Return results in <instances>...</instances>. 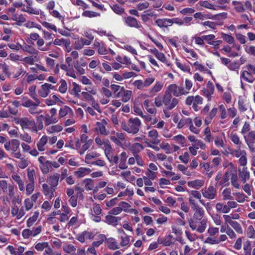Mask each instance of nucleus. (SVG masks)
<instances>
[{"instance_id":"obj_42","label":"nucleus","mask_w":255,"mask_h":255,"mask_svg":"<svg viewBox=\"0 0 255 255\" xmlns=\"http://www.w3.org/2000/svg\"><path fill=\"white\" fill-rule=\"evenodd\" d=\"M173 139L178 141L182 145V146H184L185 145V138L182 135L179 134L173 137Z\"/></svg>"},{"instance_id":"obj_20","label":"nucleus","mask_w":255,"mask_h":255,"mask_svg":"<svg viewBox=\"0 0 255 255\" xmlns=\"http://www.w3.org/2000/svg\"><path fill=\"white\" fill-rule=\"evenodd\" d=\"M47 142V137L46 136H43L39 141L37 143V146L39 151H42L44 150V146Z\"/></svg>"},{"instance_id":"obj_16","label":"nucleus","mask_w":255,"mask_h":255,"mask_svg":"<svg viewBox=\"0 0 255 255\" xmlns=\"http://www.w3.org/2000/svg\"><path fill=\"white\" fill-rule=\"evenodd\" d=\"M205 212L203 209H201L195 211L194 214L193 215V218L192 219L194 221L196 220L201 221L202 219L204 217Z\"/></svg>"},{"instance_id":"obj_6","label":"nucleus","mask_w":255,"mask_h":255,"mask_svg":"<svg viewBox=\"0 0 255 255\" xmlns=\"http://www.w3.org/2000/svg\"><path fill=\"white\" fill-rule=\"evenodd\" d=\"M132 148H133V150L134 152V155L137 164L140 166H142L143 161L137 153L143 149V146L139 143H135L133 144Z\"/></svg>"},{"instance_id":"obj_50","label":"nucleus","mask_w":255,"mask_h":255,"mask_svg":"<svg viewBox=\"0 0 255 255\" xmlns=\"http://www.w3.org/2000/svg\"><path fill=\"white\" fill-rule=\"evenodd\" d=\"M231 140L236 144H241V142L240 141L239 137L236 134H231Z\"/></svg>"},{"instance_id":"obj_49","label":"nucleus","mask_w":255,"mask_h":255,"mask_svg":"<svg viewBox=\"0 0 255 255\" xmlns=\"http://www.w3.org/2000/svg\"><path fill=\"white\" fill-rule=\"evenodd\" d=\"M220 240L212 237H208L205 241V243H208L210 244H218L220 243Z\"/></svg>"},{"instance_id":"obj_28","label":"nucleus","mask_w":255,"mask_h":255,"mask_svg":"<svg viewBox=\"0 0 255 255\" xmlns=\"http://www.w3.org/2000/svg\"><path fill=\"white\" fill-rule=\"evenodd\" d=\"M224 200H232L233 197L231 195V190L230 188H226L222 193Z\"/></svg>"},{"instance_id":"obj_26","label":"nucleus","mask_w":255,"mask_h":255,"mask_svg":"<svg viewBox=\"0 0 255 255\" xmlns=\"http://www.w3.org/2000/svg\"><path fill=\"white\" fill-rule=\"evenodd\" d=\"M214 85L212 82L209 81L207 84L206 92L205 93L208 98H209L211 95L214 93Z\"/></svg>"},{"instance_id":"obj_43","label":"nucleus","mask_w":255,"mask_h":255,"mask_svg":"<svg viewBox=\"0 0 255 255\" xmlns=\"http://www.w3.org/2000/svg\"><path fill=\"white\" fill-rule=\"evenodd\" d=\"M83 182L86 183V188L87 190H91L93 188V181L91 179H86Z\"/></svg>"},{"instance_id":"obj_57","label":"nucleus","mask_w":255,"mask_h":255,"mask_svg":"<svg viewBox=\"0 0 255 255\" xmlns=\"http://www.w3.org/2000/svg\"><path fill=\"white\" fill-rule=\"evenodd\" d=\"M44 119V117L43 115H40L37 118V123L38 124L37 128L38 129L40 130L43 128V120Z\"/></svg>"},{"instance_id":"obj_5","label":"nucleus","mask_w":255,"mask_h":255,"mask_svg":"<svg viewBox=\"0 0 255 255\" xmlns=\"http://www.w3.org/2000/svg\"><path fill=\"white\" fill-rule=\"evenodd\" d=\"M203 196L209 199H213L216 198L217 190L213 186H209L208 188L202 189Z\"/></svg>"},{"instance_id":"obj_36","label":"nucleus","mask_w":255,"mask_h":255,"mask_svg":"<svg viewBox=\"0 0 255 255\" xmlns=\"http://www.w3.org/2000/svg\"><path fill=\"white\" fill-rule=\"evenodd\" d=\"M231 183L232 185L236 188L239 189L240 188V185L238 182V178L236 174L233 173L231 176Z\"/></svg>"},{"instance_id":"obj_11","label":"nucleus","mask_w":255,"mask_h":255,"mask_svg":"<svg viewBox=\"0 0 255 255\" xmlns=\"http://www.w3.org/2000/svg\"><path fill=\"white\" fill-rule=\"evenodd\" d=\"M91 171V170L90 168L80 167L77 171H75L74 174L75 176H77L78 178H81L85 175L89 174Z\"/></svg>"},{"instance_id":"obj_56","label":"nucleus","mask_w":255,"mask_h":255,"mask_svg":"<svg viewBox=\"0 0 255 255\" xmlns=\"http://www.w3.org/2000/svg\"><path fill=\"white\" fill-rule=\"evenodd\" d=\"M255 234V231L253 227V226H250L247 230V235L248 237L250 238H254V236Z\"/></svg>"},{"instance_id":"obj_51","label":"nucleus","mask_w":255,"mask_h":255,"mask_svg":"<svg viewBox=\"0 0 255 255\" xmlns=\"http://www.w3.org/2000/svg\"><path fill=\"white\" fill-rule=\"evenodd\" d=\"M163 97L159 96L155 98L154 104L157 107H160L163 105Z\"/></svg>"},{"instance_id":"obj_24","label":"nucleus","mask_w":255,"mask_h":255,"mask_svg":"<svg viewBox=\"0 0 255 255\" xmlns=\"http://www.w3.org/2000/svg\"><path fill=\"white\" fill-rule=\"evenodd\" d=\"M245 139L246 143H254L255 142V131L253 130L250 131L248 133L247 138H246V137L245 136Z\"/></svg>"},{"instance_id":"obj_8","label":"nucleus","mask_w":255,"mask_h":255,"mask_svg":"<svg viewBox=\"0 0 255 255\" xmlns=\"http://www.w3.org/2000/svg\"><path fill=\"white\" fill-rule=\"evenodd\" d=\"M107 125V123L105 120L103 119L102 122H98L96 123V128H95L97 131H100L101 134L107 135L109 134V132L106 129V125Z\"/></svg>"},{"instance_id":"obj_46","label":"nucleus","mask_w":255,"mask_h":255,"mask_svg":"<svg viewBox=\"0 0 255 255\" xmlns=\"http://www.w3.org/2000/svg\"><path fill=\"white\" fill-rule=\"evenodd\" d=\"M63 128L60 125H55L49 128L48 131L50 132H59L62 130Z\"/></svg>"},{"instance_id":"obj_29","label":"nucleus","mask_w":255,"mask_h":255,"mask_svg":"<svg viewBox=\"0 0 255 255\" xmlns=\"http://www.w3.org/2000/svg\"><path fill=\"white\" fill-rule=\"evenodd\" d=\"M60 83L61 84V85L59 87L58 91L60 93L64 94L66 93L67 90V83L65 80L61 79L60 81Z\"/></svg>"},{"instance_id":"obj_64","label":"nucleus","mask_w":255,"mask_h":255,"mask_svg":"<svg viewBox=\"0 0 255 255\" xmlns=\"http://www.w3.org/2000/svg\"><path fill=\"white\" fill-rule=\"evenodd\" d=\"M20 138L21 140L27 142H31V137L27 133H24L20 135Z\"/></svg>"},{"instance_id":"obj_60","label":"nucleus","mask_w":255,"mask_h":255,"mask_svg":"<svg viewBox=\"0 0 255 255\" xmlns=\"http://www.w3.org/2000/svg\"><path fill=\"white\" fill-rule=\"evenodd\" d=\"M195 12V10L192 8H185L180 11L182 14L186 15L192 14Z\"/></svg>"},{"instance_id":"obj_17","label":"nucleus","mask_w":255,"mask_h":255,"mask_svg":"<svg viewBox=\"0 0 255 255\" xmlns=\"http://www.w3.org/2000/svg\"><path fill=\"white\" fill-rule=\"evenodd\" d=\"M148 135L152 138L151 141L153 144H157L159 142V140L157 138L158 132L156 129L150 130L148 133Z\"/></svg>"},{"instance_id":"obj_35","label":"nucleus","mask_w":255,"mask_h":255,"mask_svg":"<svg viewBox=\"0 0 255 255\" xmlns=\"http://www.w3.org/2000/svg\"><path fill=\"white\" fill-rule=\"evenodd\" d=\"M231 223H232V224L231 225V226L235 230V231L237 233H238L239 234L243 233L242 227L239 223H238L236 221H234L233 222H232Z\"/></svg>"},{"instance_id":"obj_1","label":"nucleus","mask_w":255,"mask_h":255,"mask_svg":"<svg viewBox=\"0 0 255 255\" xmlns=\"http://www.w3.org/2000/svg\"><path fill=\"white\" fill-rule=\"evenodd\" d=\"M141 125V122L139 119L130 118L127 124L125 122H122L121 127L125 131L128 133L135 134L139 131V127Z\"/></svg>"},{"instance_id":"obj_13","label":"nucleus","mask_w":255,"mask_h":255,"mask_svg":"<svg viewBox=\"0 0 255 255\" xmlns=\"http://www.w3.org/2000/svg\"><path fill=\"white\" fill-rule=\"evenodd\" d=\"M23 128H27L28 127L34 125V122L29 121L26 118L20 119L18 122Z\"/></svg>"},{"instance_id":"obj_58","label":"nucleus","mask_w":255,"mask_h":255,"mask_svg":"<svg viewBox=\"0 0 255 255\" xmlns=\"http://www.w3.org/2000/svg\"><path fill=\"white\" fill-rule=\"evenodd\" d=\"M113 9L118 14H122L124 11V9L123 8L117 4L114 5Z\"/></svg>"},{"instance_id":"obj_62","label":"nucleus","mask_w":255,"mask_h":255,"mask_svg":"<svg viewBox=\"0 0 255 255\" xmlns=\"http://www.w3.org/2000/svg\"><path fill=\"white\" fill-rule=\"evenodd\" d=\"M146 175L147 178L151 180H154L156 177V173L151 170L150 169H147Z\"/></svg>"},{"instance_id":"obj_4","label":"nucleus","mask_w":255,"mask_h":255,"mask_svg":"<svg viewBox=\"0 0 255 255\" xmlns=\"http://www.w3.org/2000/svg\"><path fill=\"white\" fill-rule=\"evenodd\" d=\"M190 227L192 230H195L200 233H203L207 227V220L203 219L200 222V225L197 227L196 222L192 219H190L188 221Z\"/></svg>"},{"instance_id":"obj_22","label":"nucleus","mask_w":255,"mask_h":255,"mask_svg":"<svg viewBox=\"0 0 255 255\" xmlns=\"http://www.w3.org/2000/svg\"><path fill=\"white\" fill-rule=\"evenodd\" d=\"M121 89L123 91L122 101L124 102H127L130 99L131 91L126 90L124 87L121 88Z\"/></svg>"},{"instance_id":"obj_48","label":"nucleus","mask_w":255,"mask_h":255,"mask_svg":"<svg viewBox=\"0 0 255 255\" xmlns=\"http://www.w3.org/2000/svg\"><path fill=\"white\" fill-rule=\"evenodd\" d=\"M93 212L96 215H99L102 213V209L99 204L95 203L93 204Z\"/></svg>"},{"instance_id":"obj_9","label":"nucleus","mask_w":255,"mask_h":255,"mask_svg":"<svg viewBox=\"0 0 255 255\" xmlns=\"http://www.w3.org/2000/svg\"><path fill=\"white\" fill-rule=\"evenodd\" d=\"M125 21L126 24L130 27H134L136 28L140 27V25L134 17H125Z\"/></svg>"},{"instance_id":"obj_52","label":"nucleus","mask_w":255,"mask_h":255,"mask_svg":"<svg viewBox=\"0 0 255 255\" xmlns=\"http://www.w3.org/2000/svg\"><path fill=\"white\" fill-rule=\"evenodd\" d=\"M189 157V153L185 152L183 155L179 156V158L182 161V162L186 164L188 162Z\"/></svg>"},{"instance_id":"obj_23","label":"nucleus","mask_w":255,"mask_h":255,"mask_svg":"<svg viewBox=\"0 0 255 255\" xmlns=\"http://www.w3.org/2000/svg\"><path fill=\"white\" fill-rule=\"evenodd\" d=\"M51 161L47 160L42 165H40V169L43 174H47L49 171V169L51 168Z\"/></svg>"},{"instance_id":"obj_34","label":"nucleus","mask_w":255,"mask_h":255,"mask_svg":"<svg viewBox=\"0 0 255 255\" xmlns=\"http://www.w3.org/2000/svg\"><path fill=\"white\" fill-rule=\"evenodd\" d=\"M241 77L243 78L245 80L249 82H253L252 76L251 74L247 71H243L241 75Z\"/></svg>"},{"instance_id":"obj_25","label":"nucleus","mask_w":255,"mask_h":255,"mask_svg":"<svg viewBox=\"0 0 255 255\" xmlns=\"http://www.w3.org/2000/svg\"><path fill=\"white\" fill-rule=\"evenodd\" d=\"M150 101L148 100H145L143 102V105L146 111L151 114H156V109L155 108L149 107Z\"/></svg>"},{"instance_id":"obj_38","label":"nucleus","mask_w":255,"mask_h":255,"mask_svg":"<svg viewBox=\"0 0 255 255\" xmlns=\"http://www.w3.org/2000/svg\"><path fill=\"white\" fill-rule=\"evenodd\" d=\"M42 189H43V192L45 195H48L50 194V193L51 192V190L54 189L53 187L51 186L50 188L48 185L44 183L42 184Z\"/></svg>"},{"instance_id":"obj_30","label":"nucleus","mask_w":255,"mask_h":255,"mask_svg":"<svg viewBox=\"0 0 255 255\" xmlns=\"http://www.w3.org/2000/svg\"><path fill=\"white\" fill-rule=\"evenodd\" d=\"M203 183L204 182L203 181L196 180L191 182H188V185L192 187H197V188H199V187L203 186Z\"/></svg>"},{"instance_id":"obj_2","label":"nucleus","mask_w":255,"mask_h":255,"mask_svg":"<svg viewBox=\"0 0 255 255\" xmlns=\"http://www.w3.org/2000/svg\"><path fill=\"white\" fill-rule=\"evenodd\" d=\"M162 99L163 103L167 110L173 109L179 102L178 100L175 98L172 99V95L168 91H165Z\"/></svg>"},{"instance_id":"obj_21","label":"nucleus","mask_w":255,"mask_h":255,"mask_svg":"<svg viewBox=\"0 0 255 255\" xmlns=\"http://www.w3.org/2000/svg\"><path fill=\"white\" fill-rule=\"evenodd\" d=\"M166 91H168L170 94L172 93L174 96L176 97L180 96L176 84H171L169 85L168 87V89Z\"/></svg>"},{"instance_id":"obj_47","label":"nucleus","mask_w":255,"mask_h":255,"mask_svg":"<svg viewBox=\"0 0 255 255\" xmlns=\"http://www.w3.org/2000/svg\"><path fill=\"white\" fill-rule=\"evenodd\" d=\"M63 249L65 252L69 254L74 253L76 250V249L72 245H69L66 246H64L63 247Z\"/></svg>"},{"instance_id":"obj_27","label":"nucleus","mask_w":255,"mask_h":255,"mask_svg":"<svg viewBox=\"0 0 255 255\" xmlns=\"http://www.w3.org/2000/svg\"><path fill=\"white\" fill-rule=\"evenodd\" d=\"M10 150H11L13 152H16L19 148L20 144L19 141L16 139H13L10 140Z\"/></svg>"},{"instance_id":"obj_63","label":"nucleus","mask_w":255,"mask_h":255,"mask_svg":"<svg viewBox=\"0 0 255 255\" xmlns=\"http://www.w3.org/2000/svg\"><path fill=\"white\" fill-rule=\"evenodd\" d=\"M125 236V237H121L122 242L120 244L122 246H127L129 242V237L126 234Z\"/></svg>"},{"instance_id":"obj_53","label":"nucleus","mask_w":255,"mask_h":255,"mask_svg":"<svg viewBox=\"0 0 255 255\" xmlns=\"http://www.w3.org/2000/svg\"><path fill=\"white\" fill-rule=\"evenodd\" d=\"M226 233L232 239L235 238L236 237V235L234 231L229 227L228 224H227Z\"/></svg>"},{"instance_id":"obj_54","label":"nucleus","mask_w":255,"mask_h":255,"mask_svg":"<svg viewBox=\"0 0 255 255\" xmlns=\"http://www.w3.org/2000/svg\"><path fill=\"white\" fill-rule=\"evenodd\" d=\"M34 182H30L26 185V192L28 195H30L34 190Z\"/></svg>"},{"instance_id":"obj_7","label":"nucleus","mask_w":255,"mask_h":255,"mask_svg":"<svg viewBox=\"0 0 255 255\" xmlns=\"http://www.w3.org/2000/svg\"><path fill=\"white\" fill-rule=\"evenodd\" d=\"M41 232V226H39L36 228H33L32 230L29 229H25L22 231V235L25 239H28L30 236H35Z\"/></svg>"},{"instance_id":"obj_19","label":"nucleus","mask_w":255,"mask_h":255,"mask_svg":"<svg viewBox=\"0 0 255 255\" xmlns=\"http://www.w3.org/2000/svg\"><path fill=\"white\" fill-rule=\"evenodd\" d=\"M53 43L56 45H61L63 44L65 47L67 48L69 46L70 42L69 40L61 38L60 39H55Z\"/></svg>"},{"instance_id":"obj_33","label":"nucleus","mask_w":255,"mask_h":255,"mask_svg":"<svg viewBox=\"0 0 255 255\" xmlns=\"http://www.w3.org/2000/svg\"><path fill=\"white\" fill-rule=\"evenodd\" d=\"M44 119L46 126H48L51 124L56 123L58 121L56 118H53V117H50L48 115L45 117Z\"/></svg>"},{"instance_id":"obj_3","label":"nucleus","mask_w":255,"mask_h":255,"mask_svg":"<svg viewBox=\"0 0 255 255\" xmlns=\"http://www.w3.org/2000/svg\"><path fill=\"white\" fill-rule=\"evenodd\" d=\"M173 22L179 25L183 24V21L179 18H175L173 19H169L166 18L159 19L156 20V23L160 27H167L172 24Z\"/></svg>"},{"instance_id":"obj_32","label":"nucleus","mask_w":255,"mask_h":255,"mask_svg":"<svg viewBox=\"0 0 255 255\" xmlns=\"http://www.w3.org/2000/svg\"><path fill=\"white\" fill-rule=\"evenodd\" d=\"M38 213L35 212L33 216L29 218L27 221V225L28 227H31L33 224L36 221L38 218Z\"/></svg>"},{"instance_id":"obj_40","label":"nucleus","mask_w":255,"mask_h":255,"mask_svg":"<svg viewBox=\"0 0 255 255\" xmlns=\"http://www.w3.org/2000/svg\"><path fill=\"white\" fill-rule=\"evenodd\" d=\"M231 153L236 157H241L243 154L247 155L246 151L241 150L240 148L237 150H233Z\"/></svg>"},{"instance_id":"obj_45","label":"nucleus","mask_w":255,"mask_h":255,"mask_svg":"<svg viewBox=\"0 0 255 255\" xmlns=\"http://www.w3.org/2000/svg\"><path fill=\"white\" fill-rule=\"evenodd\" d=\"M99 156V154L96 152H92L91 153L87 154L85 157V162L87 163H89L90 162L88 161L89 160H91L92 158H94Z\"/></svg>"},{"instance_id":"obj_41","label":"nucleus","mask_w":255,"mask_h":255,"mask_svg":"<svg viewBox=\"0 0 255 255\" xmlns=\"http://www.w3.org/2000/svg\"><path fill=\"white\" fill-rule=\"evenodd\" d=\"M48 247V244L47 242H43L42 243H38L35 246V248L38 251H42L45 248Z\"/></svg>"},{"instance_id":"obj_12","label":"nucleus","mask_w":255,"mask_h":255,"mask_svg":"<svg viewBox=\"0 0 255 255\" xmlns=\"http://www.w3.org/2000/svg\"><path fill=\"white\" fill-rule=\"evenodd\" d=\"M60 175L58 173H55L53 175L48 177L49 184L52 187H56L58 184Z\"/></svg>"},{"instance_id":"obj_31","label":"nucleus","mask_w":255,"mask_h":255,"mask_svg":"<svg viewBox=\"0 0 255 255\" xmlns=\"http://www.w3.org/2000/svg\"><path fill=\"white\" fill-rule=\"evenodd\" d=\"M107 242L108 244V247L110 249L115 250L116 249H119V246L117 245V242L115 241L114 239H109L108 241H107Z\"/></svg>"},{"instance_id":"obj_10","label":"nucleus","mask_w":255,"mask_h":255,"mask_svg":"<svg viewBox=\"0 0 255 255\" xmlns=\"http://www.w3.org/2000/svg\"><path fill=\"white\" fill-rule=\"evenodd\" d=\"M239 176L241 181L245 183L250 178V173L248 171L247 168H243V170L239 172Z\"/></svg>"},{"instance_id":"obj_39","label":"nucleus","mask_w":255,"mask_h":255,"mask_svg":"<svg viewBox=\"0 0 255 255\" xmlns=\"http://www.w3.org/2000/svg\"><path fill=\"white\" fill-rule=\"evenodd\" d=\"M188 123L192 124V120L190 118L184 120L181 119L178 124L177 128H181L184 125Z\"/></svg>"},{"instance_id":"obj_61","label":"nucleus","mask_w":255,"mask_h":255,"mask_svg":"<svg viewBox=\"0 0 255 255\" xmlns=\"http://www.w3.org/2000/svg\"><path fill=\"white\" fill-rule=\"evenodd\" d=\"M245 50L248 54L255 56V46H247Z\"/></svg>"},{"instance_id":"obj_55","label":"nucleus","mask_w":255,"mask_h":255,"mask_svg":"<svg viewBox=\"0 0 255 255\" xmlns=\"http://www.w3.org/2000/svg\"><path fill=\"white\" fill-rule=\"evenodd\" d=\"M122 212V209L121 207H117L114 208L109 212V214L110 215H118Z\"/></svg>"},{"instance_id":"obj_59","label":"nucleus","mask_w":255,"mask_h":255,"mask_svg":"<svg viewBox=\"0 0 255 255\" xmlns=\"http://www.w3.org/2000/svg\"><path fill=\"white\" fill-rule=\"evenodd\" d=\"M247 155H242L239 160V163L240 164L241 166H245L247 165V156H246Z\"/></svg>"},{"instance_id":"obj_44","label":"nucleus","mask_w":255,"mask_h":255,"mask_svg":"<svg viewBox=\"0 0 255 255\" xmlns=\"http://www.w3.org/2000/svg\"><path fill=\"white\" fill-rule=\"evenodd\" d=\"M71 110V109L67 106H65L64 108H61L59 113V116L61 118L64 117L68 114V111Z\"/></svg>"},{"instance_id":"obj_14","label":"nucleus","mask_w":255,"mask_h":255,"mask_svg":"<svg viewBox=\"0 0 255 255\" xmlns=\"http://www.w3.org/2000/svg\"><path fill=\"white\" fill-rule=\"evenodd\" d=\"M105 218L109 224H113L115 226H116L118 224V222L121 220V217H115L110 214L106 216Z\"/></svg>"},{"instance_id":"obj_18","label":"nucleus","mask_w":255,"mask_h":255,"mask_svg":"<svg viewBox=\"0 0 255 255\" xmlns=\"http://www.w3.org/2000/svg\"><path fill=\"white\" fill-rule=\"evenodd\" d=\"M105 147V153L108 159H110V155L111 152L112 146L108 139L104 140V144Z\"/></svg>"},{"instance_id":"obj_15","label":"nucleus","mask_w":255,"mask_h":255,"mask_svg":"<svg viewBox=\"0 0 255 255\" xmlns=\"http://www.w3.org/2000/svg\"><path fill=\"white\" fill-rule=\"evenodd\" d=\"M38 93L40 96L43 98H45L49 94L50 90L46 86V84L45 83L44 84L41 85V88L38 90Z\"/></svg>"},{"instance_id":"obj_37","label":"nucleus","mask_w":255,"mask_h":255,"mask_svg":"<svg viewBox=\"0 0 255 255\" xmlns=\"http://www.w3.org/2000/svg\"><path fill=\"white\" fill-rule=\"evenodd\" d=\"M230 173L229 172H226L223 177L222 180L220 181V184L223 185L226 184V185H229V180L230 177Z\"/></svg>"}]
</instances>
